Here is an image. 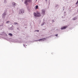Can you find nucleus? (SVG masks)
Masks as SVG:
<instances>
[{"label": "nucleus", "instance_id": "nucleus-1", "mask_svg": "<svg viewBox=\"0 0 78 78\" xmlns=\"http://www.w3.org/2000/svg\"><path fill=\"white\" fill-rule=\"evenodd\" d=\"M34 15L35 17H38L41 16V13H40V12H38V11L36 12V13L34 12Z\"/></svg>", "mask_w": 78, "mask_h": 78}, {"label": "nucleus", "instance_id": "nucleus-2", "mask_svg": "<svg viewBox=\"0 0 78 78\" xmlns=\"http://www.w3.org/2000/svg\"><path fill=\"white\" fill-rule=\"evenodd\" d=\"M28 2H32V0H26L25 1L24 3L26 5H27Z\"/></svg>", "mask_w": 78, "mask_h": 78}, {"label": "nucleus", "instance_id": "nucleus-3", "mask_svg": "<svg viewBox=\"0 0 78 78\" xmlns=\"http://www.w3.org/2000/svg\"><path fill=\"white\" fill-rule=\"evenodd\" d=\"M20 12H21V13H20ZM21 13H22V14L23 13H24V11H23V9L20 10L19 12V14H21Z\"/></svg>", "mask_w": 78, "mask_h": 78}, {"label": "nucleus", "instance_id": "nucleus-4", "mask_svg": "<svg viewBox=\"0 0 78 78\" xmlns=\"http://www.w3.org/2000/svg\"><path fill=\"white\" fill-rule=\"evenodd\" d=\"M67 26H64L62 27L61 28V29L63 30V29H66V28H67Z\"/></svg>", "mask_w": 78, "mask_h": 78}, {"label": "nucleus", "instance_id": "nucleus-5", "mask_svg": "<svg viewBox=\"0 0 78 78\" xmlns=\"http://www.w3.org/2000/svg\"><path fill=\"white\" fill-rule=\"evenodd\" d=\"M42 13L43 14V15H44V14H45V11L43 9L42 10Z\"/></svg>", "mask_w": 78, "mask_h": 78}, {"label": "nucleus", "instance_id": "nucleus-6", "mask_svg": "<svg viewBox=\"0 0 78 78\" xmlns=\"http://www.w3.org/2000/svg\"><path fill=\"white\" fill-rule=\"evenodd\" d=\"M12 5L13 6H15L16 5V4L15 2H13L12 3Z\"/></svg>", "mask_w": 78, "mask_h": 78}, {"label": "nucleus", "instance_id": "nucleus-7", "mask_svg": "<svg viewBox=\"0 0 78 78\" xmlns=\"http://www.w3.org/2000/svg\"><path fill=\"white\" fill-rule=\"evenodd\" d=\"M44 39H45V38L44 39H41L38 40L39 41H43Z\"/></svg>", "mask_w": 78, "mask_h": 78}, {"label": "nucleus", "instance_id": "nucleus-8", "mask_svg": "<svg viewBox=\"0 0 78 78\" xmlns=\"http://www.w3.org/2000/svg\"><path fill=\"white\" fill-rule=\"evenodd\" d=\"M9 36H12V34L11 33L9 34Z\"/></svg>", "mask_w": 78, "mask_h": 78}, {"label": "nucleus", "instance_id": "nucleus-9", "mask_svg": "<svg viewBox=\"0 0 78 78\" xmlns=\"http://www.w3.org/2000/svg\"><path fill=\"white\" fill-rule=\"evenodd\" d=\"M77 19V18L76 17H74L73 18V20H76V19Z\"/></svg>", "mask_w": 78, "mask_h": 78}, {"label": "nucleus", "instance_id": "nucleus-10", "mask_svg": "<svg viewBox=\"0 0 78 78\" xmlns=\"http://www.w3.org/2000/svg\"><path fill=\"white\" fill-rule=\"evenodd\" d=\"M35 8L36 9H37V8H38V5H36L35 6Z\"/></svg>", "mask_w": 78, "mask_h": 78}, {"label": "nucleus", "instance_id": "nucleus-11", "mask_svg": "<svg viewBox=\"0 0 78 78\" xmlns=\"http://www.w3.org/2000/svg\"><path fill=\"white\" fill-rule=\"evenodd\" d=\"M18 23H15L14 24L15 25H16V24H17Z\"/></svg>", "mask_w": 78, "mask_h": 78}, {"label": "nucleus", "instance_id": "nucleus-12", "mask_svg": "<svg viewBox=\"0 0 78 78\" xmlns=\"http://www.w3.org/2000/svg\"><path fill=\"white\" fill-rule=\"evenodd\" d=\"M78 1H77V2H76V5H77V4H78Z\"/></svg>", "mask_w": 78, "mask_h": 78}, {"label": "nucleus", "instance_id": "nucleus-13", "mask_svg": "<svg viewBox=\"0 0 78 78\" xmlns=\"http://www.w3.org/2000/svg\"><path fill=\"white\" fill-rule=\"evenodd\" d=\"M36 31H37V32H39V30H37Z\"/></svg>", "mask_w": 78, "mask_h": 78}, {"label": "nucleus", "instance_id": "nucleus-14", "mask_svg": "<svg viewBox=\"0 0 78 78\" xmlns=\"http://www.w3.org/2000/svg\"><path fill=\"white\" fill-rule=\"evenodd\" d=\"M58 34H56V35H55V36H58Z\"/></svg>", "mask_w": 78, "mask_h": 78}, {"label": "nucleus", "instance_id": "nucleus-15", "mask_svg": "<svg viewBox=\"0 0 78 78\" xmlns=\"http://www.w3.org/2000/svg\"><path fill=\"white\" fill-rule=\"evenodd\" d=\"M9 21L7 22V23H9Z\"/></svg>", "mask_w": 78, "mask_h": 78}, {"label": "nucleus", "instance_id": "nucleus-16", "mask_svg": "<svg viewBox=\"0 0 78 78\" xmlns=\"http://www.w3.org/2000/svg\"><path fill=\"white\" fill-rule=\"evenodd\" d=\"M3 15H5V13H4Z\"/></svg>", "mask_w": 78, "mask_h": 78}, {"label": "nucleus", "instance_id": "nucleus-17", "mask_svg": "<svg viewBox=\"0 0 78 78\" xmlns=\"http://www.w3.org/2000/svg\"><path fill=\"white\" fill-rule=\"evenodd\" d=\"M47 2L48 0H45Z\"/></svg>", "mask_w": 78, "mask_h": 78}, {"label": "nucleus", "instance_id": "nucleus-18", "mask_svg": "<svg viewBox=\"0 0 78 78\" xmlns=\"http://www.w3.org/2000/svg\"><path fill=\"white\" fill-rule=\"evenodd\" d=\"M77 12H78V11H77Z\"/></svg>", "mask_w": 78, "mask_h": 78}]
</instances>
